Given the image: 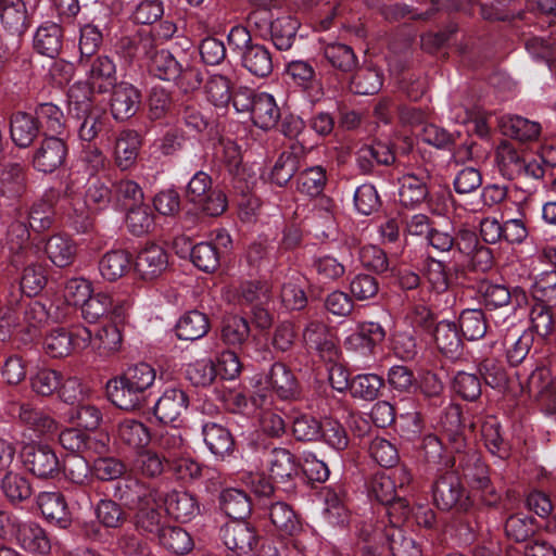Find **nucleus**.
Returning <instances> with one entry per match:
<instances>
[{
    "instance_id": "f257e3e1",
    "label": "nucleus",
    "mask_w": 556,
    "mask_h": 556,
    "mask_svg": "<svg viewBox=\"0 0 556 556\" xmlns=\"http://www.w3.org/2000/svg\"><path fill=\"white\" fill-rule=\"evenodd\" d=\"M317 29L326 33L319 42L327 83L343 91L348 86V20L338 7H332L320 16Z\"/></svg>"
},
{
    "instance_id": "f03ea898",
    "label": "nucleus",
    "mask_w": 556,
    "mask_h": 556,
    "mask_svg": "<svg viewBox=\"0 0 556 556\" xmlns=\"http://www.w3.org/2000/svg\"><path fill=\"white\" fill-rule=\"evenodd\" d=\"M227 42L238 64L256 78H267L274 71V56L266 45L252 37L243 25H235L227 35Z\"/></svg>"
},
{
    "instance_id": "7ed1b4c3",
    "label": "nucleus",
    "mask_w": 556,
    "mask_h": 556,
    "mask_svg": "<svg viewBox=\"0 0 556 556\" xmlns=\"http://www.w3.org/2000/svg\"><path fill=\"white\" fill-rule=\"evenodd\" d=\"M148 72L153 78L190 89L199 88L203 81L199 70L181 62L167 49L156 50L149 56Z\"/></svg>"
},
{
    "instance_id": "20e7f679",
    "label": "nucleus",
    "mask_w": 556,
    "mask_h": 556,
    "mask_svg": "<svg viewBox=\"0 0 556 556\" xmlns=\"http://www.w3.org/2000/svg\"><path fill=\"white\" fill-rule=\"evenodd\" d=\"M186 200L202 215L219 217L228 208L227 193L219 186L213 187L212 177L198 170L192 175L185 190Z\"/></svg>"
},
{
    "instance_id": "39448f33",
    "label": "nucleus",
    "mask_w": 556,
    "mask_h": 556,
    "mask_svg": "<svg viewBox=\"0 0 556 556\" xmlns=\"http://www.w3.org/2000/svg\"><path fill=\"white\" fill-rule=\"evenodd\" d=\"M10 303L15 319L27 327L30 336H35L37 330L49 319L60 323L66 316L59 305L54 306L48 299L43 301L42 296L21 295L18 300Z\"/></svg>"
},
{
    "instance_id": "423d86ee",
    "label": "nucleus",
    "mask_w": 556,
    "mask_h": 556,
    "mask_svg": "<svg viewBox=\"0 0 556 556\" xmlns=\"http://www.w3.org/2000/svg\"><path fill=\"white\" fill-rule=\"evenodd\" d=\"M255 388L260 392L269 395L270 404L273 394L283 401L298 400L301 394L300 383L293 374L283 363L274 362L268 369H262L254 377Z\"/></svg>"
},
{
    "instance_id": "0eeeda50",
    "label": "nucleus",
    "mask_w": 556,
    "mask_h": 556,
    "mask_svg": "<svg viewBox=\"0 0 556 556\" xmlns=\"http://www.w3.org/2000/svg\"><path fill=\"white\" fill-rule=\"evenodd\" d=\"M113 206V182H105L100 178L88 180L84 199L73 203V214L76 216L75 229L86 231L91 225L90 212L103 211Z\"/></svg>"
},
{
    "instance_id": "6e6552de",
    "label": "nucleus",
    "mask_w": 556,
    "mask_h": 556,
    "mask_svg": "<svg viewBox=\"0 0 556 556\" xmlns=\"http://www.w3.org/2000/svg\"><path fill=\"white\" fill-rule=\"evenodd\" d=\"M20 458L24 469L38 479H55L61 475L62 462L56 451L47 443L31 442L23 445Z\"/></svg>"
},
{
    "instance_id": "1a4fd4ad",
    "label": "nucleus",
    "mask_w": 556,
    "mask_h": 556,
    "mask_svg": "<svg viewBox=\"0 0 556 556\" xmlns=\"http://www.w3.org/2000/svg\"><path fill=\"white\" fill-rule=\"evenodd\" d=\"M68 146L63 136L47 135L34 146L28 161L31 167L41 174L49 175L65 165Z\"/></svg>"
},
{
    "instance_id": "9d476101",
    "label": "nucleus",
    "mask_w": 556,
    "mask_h": 556,
    "mask_svg": "<svg viewBox=\"0 0 556 556\" xmlns=\"http://www.w3.org/2000/svg\"><path fill=\"white\" fill-rule=\"evenodd\" d=\"M78 66L85 72L90 93H108L117 81V68L113 56L96 54L78 60Z\"/></svg>"
},
{
    "instance_id": "9b49d317",
    "label": "nucleus",
    "mask_w": 556,
    "mask_h": 556,
    "mask_svg": "<svg viewBox=\"0 0 556 556\" xmlns=\"http://www.w3.org/2000/svg\"><path fill=\"white\" fill-rule=\"evenodd\" d=\"M7 215L11 218L5 236L9 263L21 264L23 257L39 254V244L31 241L33 230L27 222L14 208L8 210Z\"/></svg>"
},
{
    "instance_id": "f8f14e48",
    "label": "nucleus",
    "mask_w": 556,
    "mask_h": 556,
    "mask_svg": "<svg viewBox=\"0 0 556 556\" xmlns=\"http://www.w3.org/2000/svg\"><path fill=\"white\" fill-rule=\"evenodd\" d=\"M61 198L58 189L47 190L42 197L36 200L29 207H24L22 203L14 206V211L27 222L33 233L40 235L49 230L55 222V204Z\"/></svg>"
},
{
    "instance_id": "ddd939ff",
    "label": "nucleus",
    "mask_w": 556,
    "mask_h": 556,
    "mask_svg": "<svg viewBox=\"0 0 556 556\" xmlns=\"http://www.w3.org/2000/svg\"><path fill=\"white\" fill-rule=\"evenodd\" d=\"M432 491L433 502L441 510L467 511L472 505L460 478L455 472H445L435 480Z\"/></svg>"
},
{
    "instance_id": "4468645a",
    "label": "nucleus",
    "mask_w": 556,
    "mask_h": 556,
    "mask_svg": "<svg viewBox=\"0 0 556 556\" xmlns=\"http://www.w3.org/2000/svg\"><path fill=\"white\" fill-rule=\"evenodd\" d=\"M90 338V331L84 326H77L72 330L56 328L46 336L43 349L49 356L61 358L70 355L74 350L88 348Z\"/></svg>"
},
{
    "instance_id": "2eb2a0df",
    "label": "nucleus",
    "mask_w": 556,
    "mask_h": 556,
    "mask_svg": "<svg viewBox=\"0 0 556 556\" xmlns=\"http://www.w3.org/2000/svg\"><path fill=\"white\" fill-rule=\"evenodd\" d=\"M63 448L80 455H102L109 451L110 437L108 433H89L78 428H66L59 434Z\"/></svg>"
},
{
    "instance_id": "dca6fc26",
    "label": "nucleus",
    "mask_w": 556,
    "mask_h": 556,
    "mask_svg": "<svg viewBox=\"0 0 556 556\" xmlns=\"http://www.w3.org/2000/svg\"><path fill=\"white\" fill-rule=\"evenodd\" d=\"M190 405L186 390L178 384L165 387L159 399L149 409L160 424L169 425L177 421Z\"/></svg>"
},
{
    "instance_id": "f3484780",
    "label": "nucleus",
    "mask_w": 556,
    "mask_h": 556,
    "mask_svg": "<svg viewBox=\"0 0 556 556\" xmlns=\"http://www.w3.org/2000/svg\"><path fill=\"white\" fill-rule=\"evenodd\" d=\"M105 393L108 400L118 409L137 412L148 407L149 399L122 374L108 380Z\"/></svg>"
},
{
    "instance_id": "a211bd4d",
    "label": "nucleus",
    "mask_w": 556,
    "mask_h": 556,
    "mask_svg": "<svg viewBox=\"0 0 556 556\" xmlns=\"http://www.w3.org/2000/svg\"><path fill=\"white\" fill-rule=\"evenodd\" d=\"M232 248V239L225 229L216 231L211 241L195 244L192 264L204 273H213L220 264V260Z\"/></svg>"
},
{
    "instance_id": "6ab92c4d",
    "label": "nucleus",
    "mask_w": 556,
    "mask_h": 556,
    "mask_svg": "<svg viewBox=\"0 0 556 556\" xmlns=\"http://www.w3.org/2000/svg\"><path fill=\"white\" fill-rule=\"evenodd\" d=\"M219 539L227 549L238 556L249 555L257 545L261 535L257 529L242 520H231L219 529Z\"/></svg>"
},
{
    "instance_id": "aec40b11",
    "label": "nucleus",
    "mask_w": 556,
    "mask_h": 556,
    "mask_svg": "<svg viewBox=\"0 0 556 556\" xmlns=\"http://www.w3.org/2000/svg\"><path fill=\"white\" fill-rule=\"evenodd\" d=\"M10 265L20 271V290L22 295L41 296L48 280V266L39 260V254L23 257L21 264L10 263Z\"/></svg>"
},
{
    "instance_id": "412c9836",
    "label": "nucleus",
    "mask_w": 556,
    "mask_h": 556,
    "mask_svg": "<svg viewBox=\"0 0 556 556\" xmlns=\"http://www.w3.org/2000/svg\"><path fill=\"white\" fill-rule=\"evenodd\" d=\"M24 165L15 162L4 164L0 168V207L14 208L27 187Z\"/></svg>"
},
{
    "instance_id": "4be33fe9",
    "label": "nucleus",
    "mask_w": 556,
    "mask_h": 556,
    "mask_svg": "<svg viewBox=\"0 0 556 556\" xmlns=\"http://www.w3.org/2000/svg\"><path fill=\"white\" fill-rule=\"evenodd\" d=\"M441 424L443 427L442 439L445 441L446 447L455 454L452 464V466H455L459 463L463 455H468L470 451H476L468 446L464 435L460 407L453 404L448 405L441 418Z\"/></svg>"
},
{
    "instance_id": "5701e85b",
    "label": "nucleus",
    "mask_w": 556,
    "mask_h": 556,
    "mask_svg": "<svg viewBox=\"0 0 556 556\" xmlns=\"http://www.w3.org/2000/svg\"><path fill=\"white\" fill-rule=\"evenodd\" d=\"M110 112L117 122H126L136 115L142 103V93L139 88L128 81L117 83L109 91Z\"/></svg>"
},
{
    "instance_id": "b1692460",
    "label": "nucleus",
    "mask_w": 556,
    "mask_h": 556,
    "mask_svg": "<svg viewBox=\"0 0 556 556\" xmlns=\"http://www.w3.org/2000/svg\"><path fill=\"white\" fill-rule=\"evenodd\" d=\"M112 497L122 504L129 513L150 501L152 489L139 478L126 473L123 478L111 484Z\"/></svg>"
},
{
    "instance_id": "393cba45",
    "label": "nucleus",
    "mask_w": 556,
    "mask_h": 556,
    "mask_svg": "<svg viewBox=\"0 0 556 556\" xmlns=\"http://www.w3.org/2000/svg\"><path fill=\"white\" fill-rule=\"evenodd\" d=\"M130 521L140 534L150 540L157 539L167 526L166 516L156 504L154 496L130 513Z\"/></svg>"
},
{
    "instance_id": "a878e982",
    "label": "nucleus",
    "mask_w": 556,
    "mask_h": 556,
    "mask_svg": "<svg viewBox=\"0 0 556 556\" xmlns=\"http://www.w3.org/2000/svg\"><path fill=\"white\" fill-rule=\"evenodd\" d=\"M134 268L143 280H154L168 267V254L157 243H146L137 253Z\"/></svg>"
},
{
    "instance_id": "bb28decb",
    "label": "nucleus",
    "mask_w": 556,
    "mask_h": 556,
    "mask_svg": "<svg viewBox=\"0 0 556 556\" xmlns=\"http://www.w3.org/2000/svg\"><path fill=\"white\" fill-rule=\"evenodd\" d=\"M37 505L48 523L62 530H67L73 525L72 511L61 492H40Z\"/></svg>"
},
{
    "instance_id": "cd10ccee",
    "label": "nucleus",
    "mask_w": 556,
    "mask_h": 556,
    "mask_svg": "<svg viewBox=\"0 0 556 556\" xmlns=\"http://www.w3.org/2000/svg\"><path fill=\"white\" fill-rule=\"evenodd\" d=\"M63 23L46 21L41 23L33 36V49L36 53L56 59L64 46Z\"/></svg>"
},
{
    "instance_id": "c85d7f7f",
    "label": "nucleus",
    "mask_w": 556,
    "mask_h": 556,
    "mask_svg": "<svg viewBox=\"0 0 556 556\" xmlns=\"http://www.w3.org/2000/svg\"><path fill=\"white\" fill-rule=\"evenodd\" d=\"M114 435L118 444L135 452L144 450L152 441L151 429L143 421L132 417L119 419Z\"/></svg>"
},
{
    "instance_id": "c756f323",
    "label": "nucleus",
    "mask_w": 556,
    "mask_h": 556,
    "mask_svg": "<svg viewBox=\"0 0 556 556\" xmlns=\"http://www.w3.org/2000/svg\"><path fill=\"white\" fill-rule=\"evenodd\" d=\"M270 478L275 483L283 484V491L289 492L295 488L294 479L300 473V466L295 456L282 447H275L269 458Z\"/></svg>"
},
{
    "instance_id": "7c9ffc66",
    "label": "nucleus",
    "mask_w": 556,
    "mask_h": 556,
    "mask_svg": "<svg viewBox=\"0 0 556 556\" xmlns=\"http://www.w3.org/2000/svg\"><path fill=\"white\" fill-rule=\"evenodd\" d=\"M305 165V149L303 146H291L276 160L270 169V181L279 187H285L299 174Z\"/></svg>"
},
{
    "instance_id": "2f4dec72",
    "label": "nucleus",
    "mask_w": 556,
    "mask_h": 556,
    "mask_svg": "<svg viewBox=\"0 0 556 556\" xmlns=\"http://www.w3.org/2000/svg\"><path fill=\"white\" fill-rule=\"evenodd\" d=\"M203 442L216 460H225L232 456L236 450L235 439L225 426L206 421L201 427Z\"/></svg>"
},
{
    "instance_id": "473e14b6",
    "label": "nucleus",
    "mask_w": 556,
    "mask_h": 556,
    "mask_svg": "<svg viewBox=\"0 0 556 556\" xmlns=\"http://www.w3.org/2000/svg\"><path fill=\"white\" fill-rule=\"evenodd\" d=\"M10 138L18 149L34 146L42 132L31 112L15 111L9 117Z\"/></svg>"
},
{
    "instance_id": "72a5a7b5",
    "label": "nucleus",
    "mask_w": 556,
    "mask_h": 556,
    "mask_svg": "<svg viewBox=\"0 0 556 556\" xmlns=\"http://www.w3.org/2000/svg\"><path fill=\"white\" fill-rule=\"evenodd\" d=\"M227 194L228 205L231 203L239 210L242 219H250L260 205L258 199L253 195L250 182L245 177H235L231 181L223 180Z\"/></svg>"
},
{
    "instance_id": "f704fd0d",
    "label": "nucleus",
    "mask_w": 556,
    "mask_h": 556,
    "mask_svg": "<svg viewBox=\"0 0 556 556\" xmlns=\"http://www.w3.org/2000/svg\"><path fill=\"white\" fill-rule=\"evenodd\" d=\"M143 143V136L136 129L121 130L114 142V161L121 170L130 169L136 163Z\"/></svg>"
},
{
    "instance_id": "c9c22d12",
    "label": "nucleus",
    "mask_w": 556,
    "mask_h": 556,
    "mask_svg": "<svg viewBox=\"0 0 556 556\" xmlns=\"http://www.w3.org/2000/svg\"><path fill=\"white\" fill-rule=\"evenodd\" d=\"M0 24L8 34L22 37L31 26L24 0H0Z\"/></svg>"
},
{
    "instance_id": "e433bc0d",
    "label": "nucleus",
    "mask_w": 556,
    "mask_h": 556,
    "mask_svg": "<svg viewBox=\"0 0 556 556\" xmlns=\"http://www.w3.org/2000/svg\"><path fill=\"white\" fill-rule=\"evenodd\" d=\"M303 339L306 348L318 352L324 359L332 362L338 357L339 350L324 323L309 321L303 330Z\"/></svg>"
},
{
    "instance_id": "4c0bfd02",
    "label": "nucleus",
    "mask_w": 556,
    "mask_h": 556,
    "mask_svg": "<svg viewBox=\"0 0 556 556\" xmlns=\"http://www.w3.org/2000/svg\"><path fill=\"white\" fill-rule=\"evenodd\" d=\"M14 536L17 545L33 555H48L51 542L46 530L34 521H21Z\"/></svg>"
},
{
    "instance_id": "58836bf2",
    "label": "nucleus",
    "mask_w": 556,
    "mask_h": 556,
    "mask_svg": "<svg viewBox=\"0 0 556 556\" xmlns=\"http://www.w3.org/2000/svg\"><path fill=\"white\" fill-rule=\"evenodd\" d=\"M429 180L430 177L425 172L407 173L400 177V203L406 207H413L426 201L429 197Z\"/></svg>"
},
{
    "instance_id": "ea45409f",
    "label": "nucleus",
    "mask_w": 556,
    "mask_h": 556,
    "mask_svg": "<svg viewBox=\"0 0 556 556\" xmlns=\"http://www.w3.org/2000/svg\"><path fill=\"white\" fill-rule=\"evenodd\" d=\"M164 505L166 513L179 522H189L201 513L198 497L187 491L167 493Z\"/></svg>"
},
{
    "instance_id": "a19ab883",
    "label": "nucleus",
    "mask_w": 556,
    "mask_h": 556,
    "mask_svg": "<svg viewBox=\"0 0 556 556\" xmlns=\"http://www.w3.org/2000/svg\"><path fill=\"white\" fill-rule=\"evenodd\" d=\"M369 494L382 505H389L392 509H402V515L408 514V503L396 493L394 479L384 472L372 476L369 484Z\"/></svg>"
},
{
    "instance_id": "79ce46f5",
    "label": "nucleus",
    "mask_w": 556,
    "mask_h": 556,
    "mask_svg": "<svg viewBox=\"0 0 556 556\" xmlns=\"http://www.w3.org/2000/svg\"><path fill=\"white\" fill-rule=\"evenodd\" d=\"M74 104L81 112V115L78 113L77 116L83 118L78 128V137L81 141L91 143L105 126L108 119L105 111L93 108L89 99Z\"/></svg>"
},
{
    "instance_id": "37998d69",
    "label": "nucleus",
    "mask_w": 556,
    "mask_h": 556,
    "mask_svg": "<svg viewBox=\"0 0 556 556\" xmlns=\"http://www.w3.org/2000/svg\"><path fill=\"white\" fill-rule=\"evenodd\" d=\"M11 414L23 426L33 430L38 435L53 432L56 428V422L53 418L28 403L14 404L11 408Z\"/></svg>"
},
{
    "instance_id": "c03bdc74",
    "label": "nucleus",
    "mask_w": 556,
    "mask_h": 556,
    "mask_svg": "<svg viewBox=\"0 0 556 556\" xmlns=\"http://www.w3.org/2000/svg\"><path fill=\"white\" fill-rule=\"evenodd\" d=\"M42 137L47 135L63 136L66 131V118L60 106L52 102L37 103L30 111Z\"/></svg>"
},
{
    "instance_id": "a18cd8bd",
    "label": "nucleus",
    "mask_w": 556,
    "mask_h": 556,
    "mask_svg": "<svg viewBox=\"0 0 556 556\" xmlns=\"http://www.w3.org/2000/svg\"><path fill=\"white\" fill-rule=\"evenodd\" d=\"M384 338V330L379 324L366 323L357 326L350 336V350L355 353V359L361 361L371 354L374 346Z\"/></svg>"
},
{
    "instance_id": "49530a36",
    "label": "nucleus",
    "mask_w": 556,
    "mask_h": 556,
    "mask_svg": "<svg viewBox=\"0 0 556 556\" xmlns=\"http://www.w3.org/2000/svg\"><path fill=\"white\" fill-rule=\"evenodd\" d=\"M76 242L66 233H54L46 240L45 253L59 268L72 265L77 255Z\"/></svg>"
},
{
    "instance_id": "de8ad7c7",
    "label": "nucleus",
    "mask_w": 556,
    "mask_h": 556,
    "mask_svg": "<svg viewBox=\"0 0 556 556\" xmlns=\"http://www.w3.org/2000/svg\"><path fill=\"white\" fill-rule=\"evenodd\" d=\"M438 350L446 357L458 359L464 351V343L458 326L452 321H440L432 331Z\"/></svg>"
},
{
    "instance_id": "09e8293b",
    "label": "nucleus",
    "mask_w": 556,
    "mask_h": 556,
    "mask_svg": "<svg viewBox=\"0 0 556 556\" xmlns=\"http://www.w3.org/2000/svg\"><path fill=\"white\" fill-rule=\"evenodd\" d=\"M210 328L208 316L199 309H191L179 317L175 333L179 340L195 341L206 336Z\"/></svg>"
},
{
    "instance_id": "8fccbe9b",
    "label": "nucleus",
    "mask_w": 556,
    "mask_h": 556,
    "mask_svg": "<svg viewBox=\"0 0 556 556\" xmlns=\"http://www.w3.org/2000/svg\"><path fill=\"white\" fill-rule=\"evenodd\" d=\"M252 505L250 495L240 489H224L218 494L219 509L232 520H242L249 517Z\"/></svg>"
},
{
    "instance_id": "3c124183",
    "label": "nucleus",
    "mask_w": 556,
    "mask_h": 556,
    "mask_svg": "<svg viewBox=\"0 0 556 556\" xmlns=\"http://www.w3.org/2000/svg\"><path fill=\"white\" fill-rule=\"evenodd\" d=\"M93 514L109 531L119 530L130 521V513L112 496L100 498L93 505Z\"/></svg>"
},
{
    "instance_id": "603ef678",
    "label": "nucleus",
    "mask_w": 556,
    "mask_h": 556,
    "mask_svg": "<svg viewBox=\"0 0 556 556\" xmlns=\"http://www.w3.org/2000/svg\"><path fill=\"white\" fill-rule=\"evenodd\" d=\"M266 509L271 525L281 536H293L301 531L302 525L298 515L286 502H270Z\"/></svg>"
},
{
    "instance_id": "864d4df0",
    "label": "nucleus",
    "mask_w": 556,
    "mask_h": 556,
    "mask_svg": "<svg viewBox=\"0 0 556 556\" xmlns=\"http://www.w3.org/2000/svg\"><path fill=\"white\" fill-rule=\"evenodd\" d=\"M250 117L261 129L274 128L280 119V109L275 98L267 92H258Z\"/></svg>"
},
{
    "instance_id": "5fc2aeb1",
    "label": "nucleus",
    "mask_w": 556,
    "mask_h": 556,
    "mask_svg": "<svg viewBox=\"0 0 556 556\" xmlns=\"http://www.w3.org/2000/svg\"><path fill=\"white\" fill-rule=\"evenodd\" d=\"M251 336L249 320L241 315H227L220 326V340L228 346L242 348Z\"/></svg>"
},
{
    "instance_id": "6e6d98bb",
    "label": "nucleus",
    "mask_w": 556,
    "mask_h": 556,
    "mask_svg": "<svg viewBox=\"0 0 556 556\" xmlns=\"http://www.w3.org/2000/svg\"><path fill=\"white\" fill-rule=\"evenodd\" d=\"M81 317L89 324H96L101 318L113 314L115 318L122 316L121 308H113V299L108 293H92L80 306Z\"/></svg>"
},
{
    "instance_id": "4d7b16f0",
    "label": "nucleus",
    "mask_w": 556,
    "mask_h": 556,
    "mask_svg": "<svg viewBox=\"0 0 556 556\" xmlns=\"http://www.w3.org/2000/svg\"><path fill=\"white\" fill-rule=\"evenodd\" d=\"M132 265V255L129 252L112 250L99 261V270L104 279L115 281L127 274Z\"/></svg>"
},
{
    "instance_id": "13d9d810",
    "label": "nucleus",
    "mask_w": 556,
    "mask_h": 556,
    "mask_svg": "<svg viewBox=\"0 0 556 556\" xmlns=\"http://www.w3.org/2000/svg\"><path fill=\"white\" fill-rule=\"evenodd\" d=\"M204 466L186 453L167 459L168 473L181 484H191L200 481Z\"/></svg>"
},
{
    "instance_id": "bf43d9fd",
    "label": "nucleus",
    "mask_w": 556,
    "mask_h": 556,
    "mask_svg": "<svg viewBox=\"0 0 556 556\" xmlns=\"http://www.w3.org/2000/svg\"><path fill=\"white\" fill-rule=\"evenodd\" d=\"M144 193L141 186L132 179H119L113 182V207L126 211L143 203Z\"/></svg>"
},
{
    "instance_id": "052dcab7",
    "label": "nucleus",
    "mask_w": 556,
    "mask_h": 556,
    "mask_svg": "<svg viewBox=\"0 0 556 556\" xmlns=\"http://www.w3.org/2000/svg\"><path fill=\"white\" fill-rule=\"evenodd\" d=\"M90 331V343L93 350H98L101 355H108L118 351L123 337L119 328L115 324H106L102 327H86Z\"/></svg>"
},
{
    "instance_id": "680f3d73",
    "label": "nucleus",
    "mask_w": 556,
    "mask_h": 556,
    "mask_svg": "<svg viewBox=\"0 0 556 556\" xmlns=\"http://www.w3.org/2000/svg\"><path fill=\"white\" fill-rule=\"evenodd\" d=\"M517 306L490 314V333L502 341L523 331Z\"/></svg>"
},
{
    "instance_id": "e2e57ef3",
    "label": "nucleus",
    "mask_w": 556,
    "mask_h": 556,
    "mask_svg": "<svg viewBox=\"0 0 556 556\" xmlns=\"http://www.w3.org/2000/svg\"><path fill=\"white\" fill-rule=\"evenodd\" d=\"M481 435L485 447L492 455L501 459H507L510 456V444L504 439L501 425L495 418H488L483 421Z\"/></svg>"
},
{
    "instance_id": "0e129e2a",
    "label": "nucleus",
    "mask_w": 556,
    "mask_h": 556,
    "mask_svg": "<svg viewBox=\"0 0 556 556\" xmlns=\"http://www.w3.org/2000/svg\"><path fill=\"white\" fill-rule=\"evenodd\" d=\"M306 280L298 273L292 274L281 286L280 299L282 305L289 311H301L307 304L305 293Z\"/></svg>"
},
{
    "instance_id": "69168bd1",
    "label": "nucleus",
    "mask_w": 556,
    "mask_h": 556,
    "mask_svg": "<svg viewBox=\"0 0 556 556\" xmlns=\"http://www.w3.org/2000/svg\"><path fill=\"white\" fill-rule=\"evenodd\" d=\"M125 212V226L132 236H144L154 228V214L149 204L143 202Z\"/></svg>"
},
{
    "instance_id": "338daca9",
    "label": "nucleus",
    "mask_w": 556,
    "mask_h": 556,
    "mask_svg": "<svg viewBox=\"0 0 556 556\" xmlns=\"http://www.w3.org/2000/svg\"><path fill=\"white\" fill-rule=\"evenodd\" d=\"M525 159L509 143H502L496 150V164L500 173L508 180L522 177Z\"/></svg>"
},
{
    "instance_id": "774afa93",
    "label": "nucleus",
    "mask_w": 556,
    "mask_h": 556,
    "mask_svg": "<svg viewBox=\"0 0 556 556\" xmlns=\"http://www.w3.org/2000/svg\"><path fill=\"white\" fill-rule=\"evenodd\" d=\"M392 556H421V549L412 535L391 526L384 532Z\"/></svg>"
}]
</instances>
